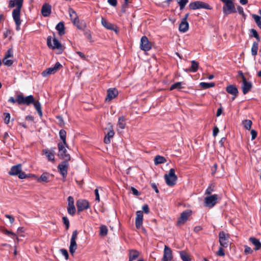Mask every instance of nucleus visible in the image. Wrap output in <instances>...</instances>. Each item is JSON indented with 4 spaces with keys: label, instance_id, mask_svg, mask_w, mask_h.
Segmentation results:
<instances>
[{
    "label": "nucleus",
    "instance_id": "f257e3e1",
    "mask_svg": "<svg viewBox=\"0 0 261 261\" xmlns=\"http://www.w3.org/2000/svg\"><path fill=\"white\" fill-rule=\"evenodd\" d=\"M23 0H10L9 2V7L13 8L16 7L15 9L13 10L12 17L16 24V30L19 31L20 25L21 23L20 20V11L22 7Z\"/></svg>",
    "mask_w": 261,
    "mask_h": 261
},
{
    "label": "nucleus",
    "instance_id": "f03ea898",
    "mask_svg": "<svg viewBox=\"0 0 261 261\" xmlns=\"http://www.w3.org/2000/svg\"><path fill=\"white\" fill-rule=\"evenodd\" d=\"M21 166L20 164L12 166L9 171V174L10 175H17L20 179H24L29 177V175H27L22 171Z\"/></svg>",
    "mask_w": 261,
    "mask_h": 261
},
{
    "label": "nucleus",
    "instance_id": "7ed1b4c3",
    "mask_svg": "<svg viewBox=\"0 0 261 261\" xmlns=\"http://www.w3.org/2000/svg\"><path fill=\"white\" fill-rule=\"evenodd\" d=\"M164 178L166 184L170 187H172L176 184L177 180V177L175 173V170L171 168L168 174L164 175Z\"/></svg>",
    "mask_w": 261,
    "mask_h": 261
},
{
    "label": "nucleus",
    "instance_id": "20e7f679",
    "mask_svg": "<svg viewBox=\"0 0 261 261\" xmlns=\"http://www.w3.org/2000/svg\"><path fill=\"white\" fill-rule=\"evenodd\" d=\"M51 39L52 37L50 36L47 37V45L49 48H51L53 49H57L59 51V53H62L63 51V48L61 43L59 41V40L54 38L53 40L54 45L51 43Z\"/></svg>",
    "mask_w": 261,
    "mask_h": 261
},
{
    "label": "nucleus",
    "instance_id": "39448f33",
    "mask_svg": "<svg viewBox=\"0 0 261 261\" xmlns=\"http://www.w3.org/2000/svg\"><path fill=\"white\" fill-rule=\"evenodd\" d=\"M189 7L190 9L193 10L202 8L207 10H211L212 9L208 4L201 1L191 2L190 3Z\"/></svg>",
    "mask_w": 261,
    "mask_h": 261
},
{
    "label": "nucleus",
    "instance_id": "423d86ee",
    "mask_svg": "<svg viewBox=\"0 0 261 261\" xmlns=\"http://www.w3.org/2000/svg\"><path fill=\"white\" fill-rule=\"evenodd\" d=\"M34 102V98L32 95L26 97H24L22 94L17 95V102L18 105H27L29 106Z\"/></svg>",
    "mask_w": 261,
    "mask_h": 261
},
{
    "label": "nucleus",
    "instance_id": "0eeeda50",
    "mask_svg": "<svg viewBox=\"0 0 261 261\" xmlns=\"http://www.w3.org/2000/svg\"><path fill=\"white\" fill-rule=\"evenodd\" d=\"M59 152L58 156L64 161H69L70 156L69 154L67 153V150L65 148L66 145L63 143H58V144Z\"/></svg>",
    "mask_w": 261,
    "mask_h": 261
},
{
    "label": "nucleus",
    "instance_id": "6e6552de",
    "mask_svg": "<svg viewBox=\"0 0 261 261\" xmlns=\"http://www.w3.org/2000/svg\"><path fill=\"white\" fill-rule=\"evenodd\" d=\"M78 232L77 230L73 231L72 236L70 239V243L69 246V252L71 254L73 255L75 250L77 249V245L76 243V240L77 238Z\"/></svg>",
    "mask_w": 261,
    "mask_h": 261
},
{
    "label": "nucleus",
    "instance_id": "1a4fd4ad",
    "mask_svg": "<svg viewBox=\"0 0 261 261\" xmlns=\"http://www.w3.org/2000/svg\"><path fill=\"white\" fill-rule=\"evenodd\" d=\"M242 79V89L244 94H246L252 88V84L251 82L247 81L243 73L240 71Z\"/></svg>",
    "mask_w": 261,
    "mask_h": 261
},
{
    "label": "nucleus",
    "instance_id": "9d476101",
    "mask_svg": "<svg viewBox=\"0 0 261 261\" xmlns=\"http://www.w3.org/2000/svg\"><path fill=\"white\" fill-rule=\"evenodd\" d=\"M62 65L59 62H57L54 67L47 68L42 72V75L46 77L50 74H55L62 67Z\"/></svg>",
    "mask_w": 261,
    "mask_h": 261
},
{
    "label": "nucleus",
    "instance_id": "9b49d317",
    "mask_svg": "<svg viewBox=\"0 0 261 261\" xmlns=\"http://www.w3.org/2000/svg\"><path fill=\"white\" fill-rule=\"evenodd\" d=\"M218 195L217 194L207 196L204 198L205 205L212 208L216 205Z\"/></svg>",
    "mask_w": 261,
    "mask_h": 261
},
{
    "label": "nucleus",
    "instance_id": "f8f14e48",
    "mask_svg": "<svg viewBox=\"0 0 261 261\" xmlns=\"http://www.w3.org/2000/svg\"><path fill=\"white\" fill-rule=\"evenodd\" d=\"M229 234L224 231H220L219 233V243L220 246L223 248H227L228 246Z\"/></svg>",
    "mask_w": 261,
    "mask_h": 261
},
{
    "label": "nucleus",
    "instance_id": "ddd939ff",
    "mask_svg": "<svg viewBox=\"0 0 261 261\" xmlns=\"http://www.w3.org/2000/svg\"><path fill=\"white\" fill-rule=\"evenodd\" d=\"M69 161H64L62 162L58 166V169L60 173L63 177H65L67 174V171L69 166L68 163Z\"/></svg>",
    "mask_w": 261,
    "mask_h": 261
},
{
    "label": "nucleus",
    "instance_id": "4468645a",
    "mask_svg": "<svg viewBox=\"0 0 261 261\" xmlns=\"http://www.w3.org/2000/svg\"><path fill=\"white\" fill-rule=\"evenodd\" d=\"M237 12L233 2L224 4L223 7V12L225 15L234 13Z\"/></svg>",
    "mask_w": 261,
    "mask_h": 261
},
{
    "label": "nucleus",
    "instance_id": "2eb2a0df",
    "mask_svg": "<svg viewBox=\"0 0 261 261\" xmlns=\"http://www.w3.org/2000/svg\"><path fill=\"white\" fill-rule=\"evenodd\" d=\"M140 48L144 51H148L151 48V44L145 36L141 39Z\"/></svg>",
    "mask_w": 261,
    "mask_h": 261
},
{
    "label": "nucleus",
    "instance_id": "dca6fc26",
    "mask_svg": "<svg viewBox=\"0 0 261 261\" xmlns=\"http://www.w3.org/2000/svg\"><path fill=\"white\" fill-rule=\"evenodd\" d=\"M192 214V211L190 210H187L181 213L180 217L178 219L177 224H184L187 221L189 217Z\"/></svg>",
    "mask_w": 261,
    "mask_h": 261
},
{
    "label": "nucleus",
    "instance_id": "f3484780",
    "mask_svg": "<svg viewBox=\"0 0 261 261\" xmlns=\"http://www.w3.org/2000/svg\"><path fill=\"white\" fill-rule=\"evenodd\" d=\"M173 258L172 251L171 249L167 245H165L163 256L162 261H170Z\"/></svg>",
    "mask_w": 261,
    "mask_h": 261
},
{
    "label": "nucleus",
    "instance_id": "a211bd4d",
    "mask_svg": "<svg viewBox=\"0 0 261 261\" xmlns=\"http://www.w3.org/2000/svg\"><path fill=\"white\" fill-rule=\"evenodd\" d=\"M78 212H81L89 207V202L87 200L79 199L76 201Z\"/></svg>",
    "mask_w": 261,
    "mask_h": 261
},
{
    "label": "nucleus",
    "instance_id": "6ab92c4d",
    "mask_svg": "<svg viewBox=\"0 0 261 261\" xmlns=\"http://www.w3.org/2000/svg\"><path fill=\"white\" fill-rule=\"evenodd\" d=\"M118 94V91L116 88H109L107 90V95L105 98L106 102L111 101L115 98Z\"/></svg>",
    "mask_w": 261,
    "mask_h": 261
},
{
    "label": "nucleus",
    "instance_id": "aec40b11",
    "mask_svg": "<svg viewBox=\"0 0 261 261\" xmlns=\"http://www.w3.org/2000/svg\"><path fill=\"white\" fill-rule=\"evenodd\" d=\"M143 220V212L141 211H138L136 212V217L135 220V225L137 229L141 228Z\"/></svg>",
    "mask_w": 261,
    "mask_h": 261
},
{
    "label": "nucleus",
    "instance_id": "412c9836",
    "mask_svg": "<svg viewBox=\"0 0 261 261\" xmlns=\"http://www.w3.org/2000/svg\"><path fill=\"white\" fill-rule=\"evenodd\" d=\"M101 22L102 25L106 29L114 31L116 32L117 31V27L113 24L107 21L104 18H101Z\"/></svg>",
    "mask_w": 261,
    "mask_h": 261
},
{
    "label": "nucleus",
    "instance_id": "4be33fe9",
    "mask_svg": "<svg viewBox=\"0 0 261 261\" xmlns=\"http://www.w3.org/2000/svg\"><path fill=\"white\" fill-rule=\"evenodd\" d=\"M51 175L48 172H44L40 177H37L35 175H32V176L35 177L39 182H49V177Z\"/></svg>",
    "mask_w": 261,
    "mask_h": 261
},
{
    "label": "nucleus",
    "instance_id": "5701e85b",
    "mask_svg": "<svg viewBox=\"0 0 261 261\" xmlns=\"http://www.w3.org/2000/svg\"><path fill=\"white\" fill-rule=\"evenodd\" d=\"M51 7L48 4H44L41 8L42 15L44 17L48 16L51 13Z\"/></svg>",
    "mask_w": 261,
    "mask_h": 261
},
{
    "label": "nucleus",
    "instance_id": "b1692460",
    "mask_svg": "<svg viewBox=\"0 0 261 261\" xmlns=\"http://www.w3.org/2000/svg\"><path fill=\"white\" fill-rule=\"evenodd\" d=\"M55 148H52L51 150L45 149L43 150V153L46 155L47 158L49 161H54L55 160Z\"/></svg>",
    "mask_w": 261,
    "mask_h": 261
},
{
    "label": "nucleus",
    "instance_id": "393cba45",
    "mask_svg": "<svg viewBox=\"0 0 261 261\" xmlns=\"http://www.w3.org/2000/svg\"><path fill=\"white\" fill-rule=\"evenodd\" d=\"M72 22L79 30L84 31L87 27L85 21L83 20H80L79 18H77Z\"/></svg>",
    "mask_w": 261,
    "mask_h": 261
},
{
    "label": "nucleus",
    "instance_id": "a878e982",
    "mask_svg": "<svg viewBox=\"0 0 261 261\" xmlns=\"http://www.w3.org/2000/svg\"><path fill=\"white\" fill-rule=\"evenodd\" d=\"M109 125H110V127H111V129L108 132L107 134L105 136L104 138V142L106 144H109L111 142V139L113 137L115 133L114 132V130L112 128V125L110 123Z\"/></svg>",
    "mask_w": 261,
    "mask_h": 261
},
{
    "label": "nucleus",
    "instance_id": "bb28decb",
    "mask_svg": "<svg viewBox=\"0 0 261 261\" xmlns=\"http://www.w3.org/2000/svg\"><path fill=\"white\" fill-rule=\"evenodd\" d=\"M226 91L227 93L233 96H238L239 91L238 88L236 86L233 85H230L226 87Z\"/></svg>",
    "mask_w": 261,
    "mask_h": 261
},
{
    "label": "nucleus",
    "instance_id": "cd10ccee",
    "mask_svg": "<svg viewBox=\"0 0 261 261\" xmlns=\"http://www.w3.org/2000/svg\"><path fill=\"white\" fill-rule=\"evenodd\" d=\"M56 29L58 31V34L60 36H63L65 34V26L64 23L63 21H61L57 24L56 27Z\"/></svg>",
    "mask_w": 261,
    "mask_h": 261
},
{
    "label": "nucleus",
    "instance_id": "c85d7f7f",
    "mask_svg": "<svg viewBox=\"0 0 261 261\" xmlns=\"http://www.w3.org/2000/svg\"><path fill=\"white\" fill-rule=\"evenodd\" d=\"M189 23L188 21L181 20L179 25V31L182 33L186 32L189 29Z\"/></svg>",
    "mask_w": 261,
    "mask_h": 261
},
{
    "label": "nucleus",
    "instance_id": "c756f323",
    "mask_svg": "<svg viewBox=\"0 0 261 261\" xmlns=\"http://www.w3.org/2000/svg\"><path fill=\"white\" fill-rule=\"evenodd\" d=\"M199 66V64L197 62L193 60L191 61V66L190 68L185 69L186 72L192 71L195 72L197 71Z\"/></svg>",
    "mask_w": 261,
    "mask_h": 261
},
{
    "label": "nucleus",
    "instance_id": "7c9ffc66",
    "mask_svg": "<svg viewBox=\"0 0 261 261\" xmlns=\"http://www.w3.org/2000/svg\"><path fill=\"white\" fill-rule=\"evenodd\" d=\"M249 241L255 246L254 249L255 250H259L261 248V243L259 240L253 237H251L249 238Z\"/></svg>",
    "mask_w": 261,
    "mask_h": 261
},
{
    "label": "nucleus",
    "instance_id": "2f4dec72",
    "mask_svg": "<svg viewBox=\"0 0 261 261\" xmlns=\"http://www.w3.org/2000/svg\"><path fill=\"white\" fill-rule=\"evenodd\" d=\"M59 136L62 142L59 143H63L66 145V146L68 147L66 141V132L64 129H61L59 132Z\"/></svg>",
    "mask_w": 261,
    "mask_h": 261
},
{
    "label": "nucleus",
    "instance_id": "473e14b6",
    "mask_svg": "<svg viewBox=\"0 0 261 261\" xmlns=\"http://www.w3.org/2000/svg\"><path fill=\"white\" fill-rule=\"evenodd\" d=\"M126 125L125 118L124 116H121L118 119L117 126L119 128L121 129H124Z\"/></svg>",
    "mask_w": 261,
    "mask_h": 261
},
{
    "label": "nucleus",
    "instance_id": "72a5a7b5",
    "mask_svg": "<svg viewBox=\"0 0 261 261\" xmlns=\"http://www.w3.org/2000/svg\"><path fill=\"white\" fill-rule=\"evenodd\" d=\"M154 162V164L156 165L165 163L166 162V160L164 156L158 155L155 157Z\"/></svg>",
    "mask_w": 261,
    "mask_h": 261
},
{
    "label": "nucleus",
    "instance_id": "f704fd0d",
    "mask_svg": "<svg viewBox=\"0 0 261 261\" xmlns=\"http://www.w3.org/2000/svg\"><path fill=\"white\" fill-rule=\"evenodd\" d=\"M33 103L34 104V107L37 111L39 115L41 117L42 116V112L40 103L39 102V101H35L34 100V102Z\"/></svg>",
    "mask_w": 261,
    "mask_h": 261
},
{
    "label": "nucleus",
    "instance_id": "c9c22d12",
    "mask_svg": "<svg viewBox=\"0 0 261 261\" xmlns=\"http://www.w3.org/2000/svg\"><path fill=\"white\" fill-rule=\"evenodd\" d=\"M258 42H254L253 43L251 47V54L253 56H255L257 55L258 48Z\"/></svg>",
    "mask_w": 261,
    "mask_h": 261
},
{
    "label": "nucleus",
    "instance_id": "e433bc0d",
    "mask_svg": "<svg viewBox=\"0 0 261 261\" xmlns=\"http://www.w3.org/2000/svg\"><path fill=\"white\" fill-rule=\"evenodd\" d=\"M180 256L182 261H191L189 255L184 251L179 252Z\"/></svg>",
    "mask_w": 261,
    "mask_h": 261
},
{
    "label": "nucleus",
    "instance_id": "4c0bfd02",
    "mask_svg": "<svg viewBox=\"0 0 261 261\" xmlns=\"http://www.w3.org/2000/svg\"><path fill=\"white\" fill-rule=\"evenodd\" d=\"M68 11L72 22L78 18V16L74 10L71 8H69Z\"/></svg>",
    "mask_w": 261,
    "mask_h": 261
},
{
    "label": "nucleus",
    "instance_id": "58836bf2",
    "mask_svg": "<svg viewBox=\"0 0 261 261\" xmlns=\"http://www.w3.org/2000/svg\"><path fill=\"white\" fill-rule=\"evenodd\" d=\"M242 123L245 129L250 130L252 122L250 120L246 119L243 121Z\"/></svg>",
    "mask_w": 261,
    "mask_h": 261
},
{
    "label": "nucleus",
    "instance_id": "ea45409f",
    "mask_svg": "<svg viewBox=\"0 0 261 261\" xmlns=\"http://www.w3.org/2000/svg\"><path fill=\"white\" fill-rule=\"evenodd\" d=\"M215 84L214 83L201 82L200 83V87L204 89L213 87L215 86Z\"/></svg>",
    "mask_w": 261,
    "mask_h": 261
},
{
    "label": "nucleus",
    "instance_id": "a19ab883",
    "mask_svg": "<svg viewBox=\"0 0 261 261\" xmlns=\"http://www.w3.org/2000/svg\"><path fill=\"white\" fill-rule=\"evenodd\" d=\"M139 256V252L136 250H132L129 253V261H133Z\"/></svg>",
    "mask_w": 261,
    "mask_h": 261
},
{
    "label": "nucleus",
    "instance_id": "79ce46f5",
    "mask_svg": "<svg viewBox=\"0 0 261 261\" xmlns=\"http://www.w3.org/2000/svg\"><path fill=\"white\" fill-rule=\"evenodd\" d=\"M181 85H182V83L180 82L175 83L171 85V86L169 88V90L170 91L173 90L175 89L180 90L182 88L181 86Z\"/></svg>",
    "mask_w": 261,
    "mask_h": 261
},
{
    "label": "nucleus",
    "instance_id": "37998d69",
    "mask_svg": "<svg viewBox=\"0 0 261 261\" xmlns=\"http://www.w3.org/2000/svg\"><path fill=\"white\" fill-rule=\"evenodd\" d=\"M99 235L101 236H106L108 234V228L105 225H101L100 228Z\"/></svg>",
    "mask_w": 261,
    "mask_h": 261
},
{
    "label": "nucleus",
    "instance_id": "c03bdc74",
    "mask_svg": "<svg viewBox=\"0 0 261 261\" xmlns=\"http://www.w3.org/2000/svg\"><path fill=\"white\" fill-rule=\"evenodd\" d=\"M67 212L69 215H70L71 216H73L75 214V212H76V208H75L74 205H68Z\"/></svg>",
    "mask_w": 261,
    "mask_h": 261
},
{
    "label": "nucleus",
    "instance_id": "a18cd8bd",
    "mask_svg": "<svg viewBox=\"0 0 261 261\" xmlns=\"http://www.w3.org/2000/svg\"><path fill=\"white\" fill-rule=\"evenodd\" d=\"M214 189L215 185L214 184L210 185L205 192V194L210 195L214 191Z\"/></svg>",
    "mask_w": 261,
    "mask_h": 261
},
{
    "label": "nucleus",
    "instance_id": "49530a36",
    "mask_svg": "<svg viewBox=\"0 0 261 261\" xmlns=\"http://www.w3.org/2000/svg\"><path fill=\"white\" fill-rule=\"evenodd\" d=\"M252 17L254 18L257 26L261 29V20H260L261 18H260V17L256 14H253L252 15Z\"/></svg>",
    "mask_w": 261,
    "mask_h": 261
},
{
    "label": "nucleus",
    "instance_id": "de8ad7c7",
    "mask_svg": "<svg viewBox=\"0 0 261 261\" xmlns=\"http://www.w3.org/2000/svg\"><path fill=\"white\" fill-rule=\"evenodd\" d=\"M177 2L179 6L180 10H182L188 3V0H177Z\"/></svg>",
    "mask_w": 261,
    "mask_h": 261
},
{
    "label": "nucleus",
    "instance_id": "09e8293b",
    "mask_svg": "<svg viewBox=\"0 0 261 261\" xmlns=\"http://www.w3.org/2000/svg\"><path fill=\"white\" fill-rule=\"evenodd\" d=\"M250 33H251V36L254 38H255L257 41L259 42L260 41V37L257 32V31L253 29H251L250 30Z\"/></svg>",
    "mask_w": 261,
    "mask_h": 261
},
{
    "label": "nucleus",
    "instance_id": "8fccbe9b",
    "mask_svg": "<svg viewBox=\"0 0 261 261\" xmlns=\"http://www.w3.org/2000/svg\"><path fill=\"white\" fill-rule=\"evenodd\" d=\"M3 63L5 65L8 66H11L13 63V60H10V59H8L7 58H5V57L3 60Z\"/></svg>",
    "mask_w": 261,
    "mask_h": 261
},
{
    "label": "nucleus",
    "instance_id": "3c124183",
    "mask_svg": "<svg viewBox=\"0 0 261 261\" xmlns=\"http://www.w3.org/2000/svg\"><path fill=\"white\" fill-rule=\"evenodd\" d=\"M62 219H63L64 224L66 226V229H68L69 227V221L68 219L66 217L64 216V217H63Z\"/></svg>",
    "mask_w": 261,
    "mask_h": 261
},
{
    "label": "nucleus",
    "instance_id": "603ef678",
    "mask_svg": "<svg viewBox=\"0 0 261 261\" xmlns=\"http://www.w3.org/2000/svg\"><path fill=\"white\" fill-rule=\"evenodd\" d=\"M4 115L5 116V123L8 124L10 122V114L9 113H4Z\"/></svg>",
    "mask_w": 261,
    "mask_h": 261
},
{
    "label": "nucleus",
    "instance_id": "864d4df0",
    "mask_svg": "<svg viewBox=\"0 0 261 261\" xmlns=\"http://www.w3.org/2000/svg\"><path fill=\"white\" fill-rule=\"evenodd\" d=\"M13 54L12 49V48H10L6 52V54L5 55V58H10V57H13Z\"/></svg>",
    "mask_w": 261,
    "mask_h": 261
},
{
    "label": "nucleus",
    "instance_id": "5fc2aeb1",
    "mask_svg": "<svg viewBox=\"0 0 261 261\" xmlns=\"http://www.w3.org/2000/svg\"><path fill=\"white\" fill-rule=\"evenodd\" d=\"M222 248L223 247L221 246V247L219 248L218 251L217 252L216 254L218 256H224L225 255V253Z\"/></svg>",
    "mask_w": 261,
    "mask_h": 261
},
{
    "label": "nucleus",
    "instance_id": "6e6d98bb",
    "mask_svg": "<svg viewBox=\"0 0 261 261\" xmlns=\"http://www.w3.org/2000/svg\"><path fill=\"white\" fill-rule=\"evenodd\" d=\"M60 251L63 255L64 256L66 259H68L69 257V254L67 250L65 249H61Z\"/></svg>",
    "mask_w": 261,
    "mask_h": 261
},
{
    "label": "nucleus",
    "instance_id": "4d7b16f0",
    "mask_svg": "<svg viewBox=\"0 0 261 261\" xmlns=\"http://www.w3.org/2000/svg\"><path fill=\"white\" fill-rule=\"evenodd\" d=\"M68 205H74V199L72 196L68 197Z\"/></svg>",
    "mask_w": 261,
    "mask_h": 261
},
{
    "label": "nucleus",
    "instance_id": "13d9d810",
    "mask_svg": "<svg viewBox=\"0 0 261 261\" xmlns=\"http://www.w3.org/2000/svg\"><path fill=\"white\" fill-rule=\"evenodd\" d=\"M84 35L87 37V38L91 41L92 42V36L90 33V31H86L84 32Z\"/></svg>",
    "mask_w": 261,
    "mask_h": 261
},
{
    "label": "nucleus",
    "instance_id": "bf43d9fd",
    "mask_svg": "<svg viewBox=\"0 0 261 261\" xmlns=\"http://www.w3.org/2000/svg\"><path fill=\"white\" fill-rule=\"evenodd\" d=\"M244 252L246 254H251L252 253L253 250L251 249V248L250 247H249L247 246H245Z\"/></svg>",
    "mask_w": 261,
    "mask_h": 261
},
{
    "label": "nucleus",
    "instance_id": "052dcab7",
    "mask_svg": "<svg viewBox=\"0 0 261 261\" xmlns=\"http://www.w3.org/2000/svg\"><path fill=\"white\" fill-rule=\"evenodd\" d=\"M257 132L254 129L251 130V140H253L255 139L257 136Z\"/></svg>",
    "mask_w": 261,
    "mask_h": 261
},
{
    "label": "nucleus",
    "instance_id": "680f3d73",
    "mask_svg": "<svg viewBox=\"0 0 261 261\" xmlns=\"http://www.w3.org/2000/svg\"><path fill=\"white\" fill-rule=\"evenodd\" d=\"M94 193H95V200H96V201H97L98 202H99V201H100V197H99V195L98 189H96L94 190Z\"/></svg>",
    "mask_w": 261,
    "mask_h": 261
},
{
    "label": "nucleus",
    "instance_id": "e2e57ef3",
    "mask_svg": "<svg viewBox=\"0 0 261 261\" xmlns=\"http://www.w3.org/2000/svg\"><path fill=\"white\" fill-rule=\"evenodd\" d=\"M142 210L145 214H148L149 213V209L147 204H145L142 207Z\"/></svg>",
    "mask_w": 261,
    "mask_h": 261
},
{
    "label": "nucleus",
    "instance_id": "0e129e2a",
    "mask_svg": "<svg viewBox=\"0 0 261 261\" xmlns=\"http://www.w3.org/2000/svg\"><path fill=\"white\" fill-rule=\"evenodd\" d=\"M131 191L133 194L136 196H138L140 195V193L139 192V191L133 187H131Z\"/></svg>",
    "mask_w": 261,
    "mask_h": 261
},
{
    "label": "nucleus",
    "instance_id": "69168bd1",
    "mask_svg": "<svg viewBox=\"0 0 261 261\" xmlns=\"http://www.w3.org/2000/svg\"><path fill=\"white\" fill-rule=\"evenodd\" d=\"M108 2L110 5L114 7L116 6L117 4V0H108Z\"/></svg>",
    "mask_w": 261,
    "mask_h": 261
},
{
    "label": "nucleus",
    "instance_id": "338daca9",
    "mask_svg": "<svg viewBox=\"0 0 261 261\" xmlns=\"http://www.w3.org/2000/svg\"><path fill=\"white\" fill-rule=\"evenodd\" d=\"M5 217L9 219L11 224H12L14 222V218L13 216L6 214L5 215Z\"/></svg>",
    "mask_w": 261,
    "mask_h": 261
},
{
    "label": "nucleus",
    "instance_id": "774afa93",
    "mask_svg": "<svg viewBox=\"0 0 261 261\" xmlns=\"http://www.w3.org/2000/svg\"><path fill=\"white\" fill-rule=\"evenodd\" d=\"M150 185L151 188L155 191V192L156 193H158L159 192V191L155 183H151Z\"/></svg>",
    "mask_w": 261,
    "mask_h": 261
}]
</instances>
